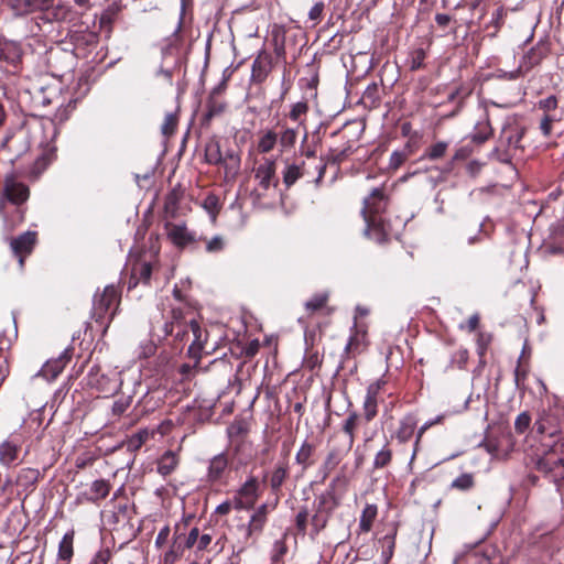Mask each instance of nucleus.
I'll return each mask as SVG.
<instances>
[{"instance_id": "1", "label": "nucleus", "mask_w": 564, "mask_h": 564, "mask_svg": "<svg viewBox=\"0 0 564 564\" xmlns=\"http://www.w3.org/2000/svg\"><path fill=\"white\" fill-rule=\"evenodd\" d=\"M119 302V291L115 285H107L100 294L95 295L93 315L97 323L105 325V330L112 321Z\"/></svg>"}, {"instance_id": "2", "label": "nucleus", "mask_w": 564, "mask_h": 564, "mask_svg": "<svg viewBox=\"0 0 564 564\" xmlns=\"http://www.w3.org/2000/svg\"><path fill=\"white\" fill-rule=\"evenodd\" d=\"M340 499L336 496L334 485L317 498L315 513L311 519L312 535H317L327 525L333 511L339 506Z\"/></svg>"}, {"instance_id": "3", "label": "nucleus", "mask_w": 564, "mask_h": 564, "mask_svg": "<svg viewBox=\"0 0 564 564\" xmlns=\"http://www.w3.org/2000/svg\"><path fill=\"white\" fill-rule=\"evenodd\" d=\"M523 137V130L517 124H506L502 128L499 145L495 150L497 159L502 163H508L520 149V142Z\"/></svg>"}, {"instance_id": "4", "label": "nucleus", "mask_w": 564, "mask_h": 564, "mask_svg": "<svg viewBox=\"0 0 564 564\" xmlns=\"http://www.w3.org/2000/svg\"><path fill=\"white\" fill-rule=\"evenodd\" d=\"M254 178L258 187L251 192V196L256 200H260L267 195V192L279 184L276 176V162L272 158H264L261 163L254 169Z\"/></svg>"}, {"instance_id": "5", "label": "nucleus", "mask_w": 564, "mask_h": 564, "mask_svg": "<svg viewBox=\"0 0 564 564\" xmlns=\"http://www.w3.org/2000/svg\"><path fill=\"white\" fill-rule=\"evenodd\" d=\"M386 207L387 197L383 191L379 187L373 188L370 195L365 198L364 208L361 210L367 224V231L382 227L381 214L386 210Z\"/></svg>"}, {"instance_id": "6", "label": "nucleus", "mask_w": 564, "mask_h": 564, "mask_svg": "<svg viewBox=\"0 0 564 564\" xmlns=\"http://www.w3.org/2000/svg\"><path fill=\"white\" fill-rule=\"evenodd\" d=\"M539 469L550 474L555 482L564 479V441L556 443L540 459Z\"/></svg>"}, {"instance_id": "7", "label": "nucleus", "mask_w": 564, "mask_h": 564, "mask_svg": "<svg viewBox=\"0 0 564 564\" xmlns=\"http://www.w3.org/2000/svg\"><path fill=\"white\" fill-rule=\"evenodd\" d=\"M192 335L193 339L188 347V354L195 359L199 358L200 351L204 349V345L207 339V332L204 330L195 319L188 322V326L181 332L175 333V338L180 340L188 339Z\"/></svg>"}, {"instance_id": "8", "label": "nucleus", "mask_w": 564, "mask_h": 564, "mask_svg": "<svg viewBox=\"0 0 564 564\" xmlns=\"http://www.w3.org/2000/svg\"><path fill=\"white\" fill-rule=\"evenodd\" d=\"M383 386V382L378 380L372 382L367 388V393L364 400L362 409H364V419L366 422L372 421L378 413V395Z\"/></svg>"}, {"instance_id": "9", "label": "nucleus", "mask_w": 564, "mask_h": 564, "mask_svg": "<svg viewBox=\"0 0 564 564\" xmlns=\"http://www.w3.org/2000/svg\"><path fill=\"white\" fill-rule=\"evenodd\" d=\"M35 245V232L26 231L11 241V248L18 258L20 265H23L24 258L32 253Z\"/></svg>"}, {"instance_id": "10", "label": "nucleus", "mask_w": 564, "mask_h": 564, "mask_svg": "<svg viewBox=\"0 0 564 564\" xmlns=\"http://www.w3.org/2000/svg\"><path fill=\"white\" fill-rule=\"evenodd\" d=\"M259 482L254 477L249 478L239 489V500L236 503L238 509H250L258 498Z\"/></svg>"}, {"instance_id": "11", "label": "nucleus", "mask_w": 564, "mask_h": 564, "mask_svg": "<svg viewBox=\"0 0 564 564\" xmlns=\"http://www.w3.org/2000/svg\"><path fill=\"white\" fill-rule=\"evenodd\" d=\"M70 350L65 349L58 358L46 361L37 375L42 376L46 380L55 379L70 360Z\"/></svg>"}, {"instance_id": "12", "label": "nucleus", "mask_w": 564, "mask_h": 564, "mask_svg": "<svg viewBox=\"0 0 564 564\" xmlns=\"http://www.w3.org/2000/svg\"><path fill=\"white\" fill-rule=\"evenodd\" d=\"M29 188L14 178H8L4 186V196L15 205L24 203L29 198Z\"/></svg>"}, {"instance_id": "13", "label": "nucleus", "mask_w": 564, "mask_h": 564, "mask_svg": "<svg viewBox=\"0 0 564 564\" xmlns=\"http://www.w3.org/2000/svg\"><path fill=\"white\" fill-rule=\"evenodd\" d=\"M17 330L13 327L10 334L7 332L0 333V386L9 373L8 369V351L11 347L12 339L15 336Z\"/></svg>"}, {"instance_id": "14", "label": "nucleus", "mask_w": 564, "mask_h": 564, "mask_svg": "<svg viewBox=\"0 0 564 564\" xmlns=\"http://www.w3.org/2000/svg\"><path fill=\"white\" fill-rule=\"evenodd\" d=\"M152 273V265L150 262L138 260L131 269V276L129 281V289L138 285L139 282L148 283Z\"/></svg>"}, {"instance_id": "15", "label": "nucleus", "mask_w": 564, "mask_h": 564, "mask_svg": "<svg viewBox=\"0 0 564 564\" xmlns=\"http://www.w3.org/2000/svg\"><path fill=\"white\" fill-rule=\"evenodd\" d=\"M167 236L178 247H184L195 240L194 235L184 225H170L167 227Z\"/></svg>"}, {"instance_id": "16", "label": "nucleus", "mask_w": 564, "mask_h": 564, "mask_svg": "<svg viewBox=\"0 0 564 564\" xmlns=\"http://www.w3.org/2000/svg\"><path fill=\"white\" fill-rule=\"evenodd\" d=\"M228 467V458L226 454L221 453L214 456L208 466L207 477L210 481H218L221 479L224 473Z\"/></svg>"}, {"instance_id": "17", "label": "nucleus", "mask_w": 564, "mask_h": 564, "mask_svg": "<svg viewBox=\"0 0 564 564\" xmlns=\"http://www.w3.org/2000/svg\"><path fill=\"white\" fill-rule=\"evenodd\" d=\"M265 522V519L252 514L248 525H241L239 528L243 534V543L246 545L249 544L251 539L258 536L262 532Z\"/></svg>"}, {"instance_id": "18", "label": "nucleus", "mask_w": 564, "mask_h": 564, "mask_svg": "<svg viewBox=\"0 0 564 564\" xmlns=\"http://www.w3.org/2000/svg\"><path fill=\"white\" fill-rule=\"evenodd\" d=\"M249 423L243 419H235L227 427V436L230 442H241L242 438L249 433Z\"/></svg>"}, {"instance_id": "19", "label": "nucleus", "mask_w": 564, "mask_h": 564, "mask_svg": "<svg viewBox=\"0 0 564 564\" xmlns=\"http://www.w3.org/2000/svg\"><path fill=\"white\" fill-rule=\"evenodd\" d=\"M350 449L351 447H348V444L330 448L323 465L325 470L332 471L335 469Z\"/></svg>"}, {"instance_id": "20", "label": "nucleus", "mask_w": 564, "mask_h": 564, "mask_svg": "<svg viewBox=\"0 0 564 564\" xmlns=\"http://www.w3.org/2000/svg\"><path fill=\"white\" fill-rule=\"evenodd\" d=\"M178 462V456L174 452H165L158 462V473L161 474L162 476H167L172 474L177 467Z\"/></svg>"}, {"instance_id": "21", "label": "nucleus", "mask_w": 564, "mask_h": 564, "mask_svg": "<svg viewBox=\"0 0 564 564\" xmlns=\"http://www.w3.org/2000/svg\"><path fill=\"white\" fill-rule=\"evenodd\" d=\"M304 175V162L301 164L297 163H286L283 171V183L286 187L292 186L299 178Z\"/></svg>"}, {"instance_id": "22", "label": "nucleus", "mask_w": 564, "mask_h": 564, "mask_svg": "<svg viewBox=\"0 0 564 564\" xmlns=\"http://www.w3.org/2000/svg\"><path fill=\"white\" fill-rule=\"evenodd\" d=\"M360 421V416L357 412H349L343 424V432L347 435L346 444L348 447H352L355 442V432Z\"/></svg>"}, {"instance_id": "23", "label": "nucleus", "mask_w": 564, "mask_h": 564, "mask_svg": "<svg viewBox=\"0 0 564 564\" xmlns=\"http://www.w3.org/2000/svg\"><path fill=\"white\" fill-rule=\"evenodd\" d=\"M184 315L181 308L172 310V321L170 323H165L164 333L165 335H174L177 330H183L185 326H188V322H183Z\"/></svg>"}, {"instance_id": "24", "label": "nucleus", "mask_w": 564, "mask_h": 564, "mask_svg": "<svg viewBox=\"0 0 564 564\" xmlns=\"http://www.w3.org/2000/svg\"><path fill=\"white\" fill-rule=\"evenodd\" d=\"M416 429V420L413 416H405L401 420L397 432V438L401 443L408 442L414 434Z\"/></svg>"}, {"instance_id": "25", "label": "nucleus", "mask_w": 564, "mask_h": 564, "mask_svg": "<svg viewBox=\"0 0 564 564\" xmlns=\"http://www.w3.org/2000/svg\"><path fill=\"white\" fill-rule=\"evenodd\" d=\"M289 475V467L285 463L275 466L270 477V487L274 494H278Z\"/></svg>"}, {"instance_id": "26", "label": "nucleus", "mask_w": 564, "mask_h": 564, "mask_svg": "<svg viewBox=\"0 0 564 564\" xmlns=\"http://www.w3.org/2000/svg\"><path fill=\"white\" fill-rule=\"evenodd\" d=\"M278 142V133L273 130L264 131L258 140L257 150L261 154L271 152Z\"/></svg>"}, {"instance_id": "27", "label": "nucleus", "mask_w": 564, "mask_h": 564, "mask_svg": "<svg viewBox=\"0 0 564 564\" xmlns=\"http://www.w3.org/2000/svg\"><path fill=\"white\" fill-rule=\"evenodd\" d=\"M378 509L376 505H367L364 508L359 520V529L361 532L367 533L371 530Z\"/></svg>"}, {"instance_id": "28", "label": "nucleus", "mask_w": 564, "mask_h": 564, "mask_svg": "<svg viewBox=\"0 0 564 564\" xmlns=\"http://www.w3.org/2000/svg\"><path fill=\"white\" fill-rule=\"evenodd\" d=\"M314 451V445L310 444L308 442H304L295 455V462L301 465L303 469H306L313 464L312 456Z\"/></svg>"}, {"instance_id": "29", "label": "nucleus", "mask_w": 564, "mask_h": 564, "mask_svg": "<svg viewBox=\"0 0 564 564\" xmlns=\"http://www.w3.org/2000/svg\"><path fill=\"white\" fill-rule=\"evenodd\" d=\"M18 458V448L11 442H3L0 444V463L9 466Z\"/></svg>"}, {"instance_id": "30", "label": "nucleus", "mask_w": 564, "mask_h": 564, "mask_svg": "<svg viewBox=\"0 0 564 564\" xmlns=\"http://www.w3.org/2000/svg\"><path fill=\"white\" fill-rule=\"evenodd\" d=\"M110 490L109 484L104 479H98L93 481L90 485V497L89 499L93 501H97L104 499L108 496Z\"/></svg>"}, {"instance_id": "31", "label": "nucleus", "mask_w": 564, "mask_h": 564, "mask_svg": "<svg viewBox=\"0 0 564 564\" xmlns=\"http://www.w3.org/2000/svg\"><path fill=\"white\" fill-rule=\"evenodd\" d=\"M73 541L74 533L68 532L63 536L62 541L59 542L58 555L62 560L68 561L73 556Z\"/></svg>"}, {"instance_id": "32", "label": "nucleus", "mask_w": 564, "mask_h": 564, "mask_svg": "<svg viewBox=\"0 0 564 564\" xmlns=\"http://www.w3.org/2000/svg\"><path fill=\"white\" fill-rule=\"evenodd\" d=\"M307 111H308L307 102L299 101L291 107V110L289 112V118L292 121L297 122L299 126H304L303 117L307 113Z\"/></svg>"}, {"instance_id": "33", "label": "nucleus", "mask_w": 564, "mask_h": 564, "mask_svg": "<svg viewBox=\"0 0 564 564\" xmlns=\"http://www.w3.org/2000/svg\"><path fill=\"white\" fill-rule=\"evenodd\" d=\"M491 127L488 120L480 121L475 127V132L473 134V141L477 143H482L491 135Z\"/></svg>"}, {"instance_id": "34", "label": "nucleus", "mask_w": 564, "mask_h": 564, "mask_svg": "<svg viewBox=\"0 0 564 564\" xmlns=\"http://www.w3.org/2000/svg\"><path fill=\"white\" fill-rule=\"evenodd\" d=\"M206 161L209 164H219L223 162V155L220 152V145L216 141H212L206 145L205 149Z\"/></svg>"}, {"instance_id": "35", "label": "nucleus", "mask_w": 564, "mask_h": 564, "mask_svg": "<svg viewBox=\"0 0 564 564\" xmlns=\"http://www.w3.org/2000/svg\"><path fill=\"white\" fill-rule=\"evenodd\" d=\"M392 459V451L388 445H384L375 456L373 468L381 469L388 466Z\"/></svg>"}, {"instance_id": "36", "label": "nucleus", "mask_w": 564, "mask_h": 564, "mask_svg": "<svg viewBox=\"0 0 564 564\" xmlns=\"http://www.w3.org/2000/svg\"><path fill=\"white\" fill-rule=\"evenodd\" d=\"M327 301H328L327 293L315 294L312 299H310L305 303V308L307 312H310L312 314V313L321 310L322 307H324L325 304L327 303Z\"/></svg>"}, {"instance_id": "37", "label": "nucleus", "mask_w": 564, "mask_h": 564, "mask_svg": "<svg viewBox=\"0 0 564 564\" xmlns=\"http://www.w3.org/2000/svg\"><path fill=\"white\" fill-rule=\"evenodd\" d=\"M55 151L56 148L54 145L46 143L41 158L37 156V173L40 172V165L42 169H45L55 159Z\"/></svg>"}, {"instance_id": "38", "label": "nucleus", "mask_w": 564, "mask_h": 564, "mask_svg": "<svg viewBox=\"0 0 564 564\" xmlns=\"http://www.w3.org/2000/svg\"><path fill=\"white\" fill-rule=\"evenodd\" d=\"M507 15V12L506 10L503 9V7H500L498 8L494 13H492V19L490 21V23L487 25V28H490L492 26L495 29L494 33L491 34V36H496L497 33L499 32V30L501 29V26L503 25L505 23V18Z\"/></svg>"}, {"instance_id": "39", "label": "nucleus", "mask_w": 564, "mask_h": 564, "mask_svg": "<svg viewBox=\"0 0 564 564\" xmlns=\"http://www.w3.org/2000/svg\"><path fill=\"white\" fill-rule=\"evenodd\" d=\"M285 536H286V534H284L282 539L276 540L274 542L272 552H271L272 562H275V563L280 562L282 560V557L286 554L288 546L285 544Z\"/></svg>"}, {"instance_id": "40", "label": "nucleus", "mask_w": 564, "mask_h": 564, "mask_svg": "<svg viewBox=\"0 0 564 564\" xmlns=\"http://www.w3.org/2000/svg\"><path fill=\"white\" fill-rule=\"evenodd\" d=\"M177 126V117L174 113H166L161 126V132L165 137H170L175 132Z\"/></svg>"}, {"instance_id": "41", "label": "nucleus", "mask_w": 564, "mask_h": 564, "mask_svg": "<svg viewBox=\"0 0 564 564\" xmlns=\"http://www.w3.org/2000/svg\"><path fill=\"white\" fill-rule=\"evenodd\" d=\"M547 48L545 44L538 43L536 46L532 47L528 53L527 57L531 65L539 64L540 61L546 55Z\"/></svg>"}, {"instance_id": "42", "label": "nucleus", "mask_w": 564, "mask_h": 564, "mask_svg": "<svg viewBox=\"0 0 564 564\" xmlns=\"http://www.w3.org/2000/svg\"><path fill=\"white\" fill-rule=\"evenodd\" d=\"M465 564H492V561L487 553L473 551L466 555Z\"/></svg>"}, {"instance_id": "43", "label": "nucleus", "mask_w": 564, "mask_h": 564, "mask_svg": "<svg viewBox=\"0 0 564 564\" xmlns=\"http://www.w3.org/2000/svg\"><path fill=\"white\" fill-rule=\"evenodd\" d=\"M42 102L43 105H48L54 101H59V95L57 87H53L48 89V94L46 95V90L41 87L40 94L37 93V102Z\"/></svg>"}, {"instance_id": "44", "label": "nucleus", "mask_w": 564, "mask_h": 564, "mask_svg": "<svg viewBox=\"0 0 564 564\" xmlns=\"http://www.w3.org/2000/svg\"><path fill=\"white\" fill-rule=\"evenodd\" d=\"M474 486V477L471 474H462L453 480L452 487L459 490H468Z\"/></svg>"}, {"instance_id": "45", "label": "nucleus", "mask_w": 564, "mask_h": 564, "mask_svg": "<svg viewBox=\"0 0 564 564\" xmlns=\"http://www.w3.org/2000/svg\"><path fill=\"white\" fill-rule=\"evenodd\" d=\"M153 433L148 431V430H143V431H140L138 432L137 434L132 435L129 440V447L130 448H133V449H138L139 447L142 446V444H144L149 438L150 436H152Z\"/></svg>"}, {"instance_id": "46", "label": "nucleus", "mask_w": 564, "mask_h": 564, "mask_svg": "<svg viewBox=\"0 0 564 564\" xmlns=\"http://www.w3.org/2000/svg\"><path fill=\"white\" fill-rule=\"evenodd\" d=\"M297 138V131L293 128H286L283 130L280 137V144L283 148H292Z\"/></svg>"}, {"instance_id": "47", "label": "nucleus", "mask_w": 564, "mask_h": 564, "mask_svg": "<svg viewBox=\"0 0 564 564\" xmlns=\"http://www.w3.org/2000/svg\"><path fill=\"white\" fill-rule=\"evenodd\" d=\"M447 147L448 144L446 142H437L426 150L425 156L431 160L440 159L445 154Z\"/></svg>"}, {"instance_id": "48", "label": "nucleus", "mask_w": 564, "mask_h": 564, "mask_svg": "<svg viewBox=\"0 0 564 564\" xmlns=\"http://www.w3.org/2000/svg\"><path fill=\"white\" fill-rule=\"evenodd\" d=\"M51 0H37V20L51 21L55 14L50 10Z\"/></svg>"}, {"instance_id": "49", "label": "nucleus", "mask_w": 564, "mask_h": 564, "mask_svg": "<svg viewBox=\"0 0 564 564\" xmlns=\"http://www.w3.org/2000/svg\"><path fill=\"white\" fill-rule=\"evenodd\" d=\"M444 419V415H438L437 417H435L434 420L432 421H429L426 423H424L417 431V434H416V441H415V446H414V451H413V454H412V459H414L415 455H416V452H417V446H419V443H420V440L421 437L423 436V434L425 433L426 430H429L430 427H432L434 424H437V423H441Z\"/></svg>"}, {"instance_id": "50", "label": "nucleus", "mask_w": 564, "mask_h": 564, "mask_svg": "<svg viewBox=\"0 0 564 564\" xmlns=\"http://www.w3.org/2000/svg\"><path fill=\"white\" fill-rule=\"evenodd\" d=\"M406 158L408 155L403 151L392 152L390 155L389 169L398 170L406 161Z\"/></svg>"}, {"instance_id": "51", "label": "nucleus", "mask_w": 564, "mask_h": 564, "mask_svg": "<svg viewBox=\"0 0 564 564\" xmlns=\"http://www.w3.org/2000/svg\"><path fill=\"white\" fill-rule=\"evenodd\" d=\"M203 206L212 218L215 219L218 214V198L215 195H208L205 198Z\"/></svg>"}, {"instance_id": "52", "label": "nucleus", "mask_w": 564, "mask_h": 564, "mask_svg": "<svg viewBox=\"0 0 564 564\" xmlns=\"http://www.w3.org/2000/svg\"><path fill=\"white\" fill-rule=\"evenodd\" d=\"M425 52L423 48L415 50L411 55L410 68L412 70L420 69L423 66Z\"/></svg>"}, {"instance_id": "53", "label": "nucleus", "mask_w": 564, "mask_h": 564, "mask_svg": "<svg viewBox=\"0 0 564 564\" xmlns=\"http://www.w3.org/2000/svg\"><path fill=\"white\" fill-rule=\"evenodd\" d=\"M307 519H308L307 509L306 508L301 509L295 518V524H296L299 532L305 533L306 528H307Z\"/></svg>"}, {"instance_id": "54", "label": "nucleus", "mask_w": 564, "mask_h": 564, "mask_svg": "<svg viewBox=\"0 0 564 564\" xmlns=\"http://www.w3.org/2000/svg\"><path fill=\"white\" fill-rule=\"evenodd\" d=\"M531 417L528 413L522 412L520 413L514 422V429L519 433H523L530 425Z\"/></svg>"}, {"instance_id": "55", "label": "nucleus", "mask_w": 564, "mask_h": 564, "mask_svg": "<svg viewBox=\"0 0 564 564\" xmlns=\"http://www.w3.org/2000/svg\"><path fill=\"white\" fill-rule=\"evenodd\" d=\"M225 242L221 236H215L207 241L206 250L208 252H219L224 249Z\"/></svg>"}, {"instance_id": "56", "label": "nucleus", "mask_w": 564, "mask_h": 564, "mask_svg": "<svg viewBox=\"0 0 564 564\" xmlns=\"http://www.w3.org/2000/svg\"><path fill=\"white\" fill-rule=\"evenodd\" d=\"M111 553L108 549L99 550L88 564H108Z\"/></svg>"}, {"instance_id": "57", "label": "nucleus", "mask_w": 564, "mask_h": 564, "mask_svg": "<svg viewBox=\"0 0 564 564\" xmlns=\"http://www.w3.org/2000/svg\"><path fill=\"white\" fill-rule=\"evenodd\" d=\"M267 76V72L262 66V62L257 58L252 64V78L257 82H262Z\"/></svg>"}, {"instance_id": "58", "label": "nucleus", "mask_w": 564, "mask_h": 564, "mask_svg": "<svg viewBox=\"0 0 564 564\" xmlns=\"http://www.w3.org/2000/svg\"><path fill=\"white\" fill-rule=\"evenodd\" d=\"M41 124H42L43 129L48 132L50 139H54L56 137L57 129L52 119L45 118V116H43Z\"/></svg>"}, {"instance_id": "59", "label": "nucleus", "mask_w": 564, "mask_h": 564, "mask_svg": "<svg viewBox=\"0 0 564 564\" xmlns=\"http://www.w3.org/2000/svg\"><path fill=\"white\" fill-rule=\"evenodd\" d=\"M323 11H324V3L317 2L311 8V10L308 12V17L312 21H319L322 18Z\"/></svg>"}, {"instance_id": "60", "label": "nucleus", "mask_w": 564, "mask_h": 564, "mask_svg": "<svg viewBox=\"0 0 564 564\" xmlns=\"http://www.w3.org/2000/svg\"><path fill=\"white\" fill-rule=\"evenodd\" d=\"M539 105L540 108L544 109L545 111H551L556 109L557 99L555 96H549L545 99L540 100Z\"/></svg>"}, {"instance_id": "61", "label": "nucleus", "mask_w": 564, "mask_h": 564, "mask_svg": "<svg viewBox=\"0 0 564 564\" xmlns=\"http://www.w3.org/2000/svg\"><path fill=\"white\" fill-rule=\"evenodd\" d=\"M554 117L551 115H545L540 123V129L542 130L544 135H549L552 130V123L554 122Z\"/></svg>"}, {"instance_id": "62", "label": "nucleus", "mask_w": 564, "mask_h": 564, "mask_svg": "<svg viewBox=\"0 0 564 564\" xmlns=\"http://www.w3.org/2000/svg\"><path fill=\"white\" fill-rule=\"evenodd\" d=\"M360 339L358 335L351 336L346 344L345 351L347 354L356 352L359 350Z\"/></svg>"}, {"instance_id": "63", "label": "nucleus", "mask_w": 564, "mask_h": 564, "mask_svg": "<svg viewBox=\"0 0 564 564\" xmlns=\"http://www.w3.org/2000/svg\"><path fill=\"white\" fill-rule=\"evenodd\" d=\"M479 325V315L478 314H473L466 325H460V328H466L469 333L476 330V328L478 327Z\"/></svg>"}, {"instance_id": "64", "label": "nucleus", "mask_w": 564, "mask_h": 564, "mask_svg": "<svg viewBox=\"0 0 564 564\" xmlns=\"http://www.w3.org/2000/svg\"><path fill=\"white\" fill-rule=\"evenodd\" d=\"M198 535H199V531L197 528H193L189 531L187 539H186V546L188 549L193 547L196 542L198 543V539H199Z\"/></svg>"}]
</instances>
